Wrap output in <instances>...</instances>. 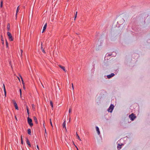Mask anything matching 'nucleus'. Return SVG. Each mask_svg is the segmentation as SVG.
I'll list each match as a JSON object with an SVG mask.
<instances>
[{"mask_svg":"<svg viewBox=\"0 0 150 150\" xmlns=\"http://www.w3.org/2000/svg\"><path fill=\"white\" fill-rule=\"evenodd\" d=\"M23 89L24 90H25V84L24 85H23Z\"/></svg>","mask_w":150,"mask_h":150,"instance_id":"obj_34","label":"nucleus"},{"mask_svg":"<svg viewBox=\"0 0 150 150\" xmlns=\"http://www.w3.org/2000/svg\"><path fill=\"white\" fill-rule=\"evenodd\" d=\"M27 112L28 114H29V109L28 108V107L27 106Z\"/></svg>","mask_w":150,"mask_h":150,"instance_id":"obj_29","label":"nucleus"},{"mask_svg":"<svg viewBox=\"0 0 150 150\" xmlns=\"http://www.w3.org/2000/svg\"><path fill=\"white\" fill-rule=\"evenodd\" d=\"M50 123L51 126H52V127H53L52 125V122H51V119H50Z\"/></svg>","mask_w":150,"mask_h":150,"instance_id":"obj_31","label":"nucleus"},{"mask_svg":"<svg viewBox=\"0 0 150 150\" xmlns=\"http://www.w3.org/2000/svg\"><path fill=\"white\" fill-rule=\"evenodd\" d=\"M20 97L21 98V89H20Z\"/></svg>","mask_w":150,"mask_h":150,"instance_id":"obj_30","label":"nucleus"},{"mask_svg":"<svg viewBox=\"0 0 150 150\" xmlns=\"http://www.w3.org/2000/svg\"><path fill=\"white\" fill-rule=\"evenodd\" d=\"M76 146V148L77 150H79L78 148H77V147L76 146Z\"/></svg>","mask_w":150,"mask_h":150,"instance_id":"obj_39","label":"nucleus"},{"mask_svg":"<svg viewBox=\"0 0 150 150\" xmlns=\"http://www.w3.org/2000/svg\"><path fill=\"white\" fill-rule=\"evenodd\" d=\"M115 75L114 73H111L110 74L107 76V77L108 79H110L113 76Z\"/></svg>","mask_w":150,"mask_h":150,"instance_id":"obj_5","label":"nucleus"},{"mask_svg":"<svg viewBox=\"0 0 150 150\" xmlns=\"http://www.w3.org/2000/svg\"><path fill=\"white\" fill-rule=\"evenodd\" d=\"M26 143L29 147H31V144L28 139H26Z\"/></svg>","mask_w":150,"mask_h":150,"instance_id":"obj_10","label":"nucleus"},{"mask_svg":"<svg viewBox=\"0 0 150 150\" xmlns=\"http://www.w3.org/2000/svg\"><path fill=\"white\" fill-rule=\"evenodd\" d=\"M42 46L43 47V45H42V42L41 43V47Z\"/></svg>","mask_w":150,"mask_h":150,"instance_id":"obj_40","label":"nucleus"},{"mask_svg":"<svg viewBox=\"0 0 150 150\" xmlns=\"http://www.w3.org/2000/svg\"><path fill=\"white\" fill-rule=\"evenodd\" d=\"M96 129L98 134H100V132L99 130V128L98 127H96Z\"/></svg>","mask_w":150,"mask_h":150,"instance_id":"obj_13","label":"nucleus"},{"mask_svg":"<svg viewBox=\"0 0 150 150\" xmlns=\"http://www.w3.org/2000/svg\"><path fill=\"white\" fill-rule=\"evenodd\" d=\"M3 86L4 91H6V88H5V85L4 84H3Z\"/></svg>","mask_w":150,"mask_h":150,"instance_id":"obj_27","label":"nucleus"},{"mask_svg":"<svg viewBox=\"0 0 150 150\" xmlns=\"http://www.w3.org/2000/svg\"><path fill=\"white\" fill-rule=\"evenodd\" d=\"M1 40L2 41V44H4V38L2 37V35H1Z\"/></svg>","mask_w":150,"mask_h":150,"instance_id":"obj_17","label":"nucleus"},{"mask_svg":"<svg viewBox=\"0 0 150 150\" xmlns=\"http://www.w3.org/2000/svg\"><path fill=\"white\" fill-rule=\"evenodd\" d=\"M32 109L33 110H35V106L34 104H32Z\"/></svg>","mask_w":150,"mask_h":150,"instance_id":"obj_20","label":"nucleus"},{"mask_svg":"<svg viewBox=\"0 0 150 150\" xmlns=\"http://www.w3.org/2000/svg\"><path fill=\"white\" fill-rule=\"evenodd\" d=\"M71 110H72V109L71 108H70L69 109V113H70L71 112Z\"/></svg>","mask_w":150,"mask_h":150,"instance_id":"obj_28","label":"nucleus"},{"mask_svg":"<svg viewBox=\"0 0 150 150\" xmlns=\"http://www.w3.org/2000/svg\"><path fill=\"white\" fill-rule=\"evenodd\" d=\"M28 133L29 135L31 134V131L30 129H28Z\"/></svg>","mask_w":150,"mask_h":150,"instance_id":"obj_18","label":"nucleus"},{"mask_svg":"<svg viewBox=\"0 0 150 150\" xmlns=\"http://www.w3.org/2000/svg\"><path fill=\"white\" fill-rule=\"evenodd\" d=\"M17 77L18 79L19 80V81H20V79L18 77Z\"/></svg>","mask_w":150,"mask_h":150,"instance_id":"obj_38","label":"nucleus"},{"mask_svg":"<svg viewBox=\"0 0 150 150\" xmlns=\"http://www.w3.org/2000/svg\"><path fill=\"white\" fill-rule=\"evenodd\" d=\"M15 118L16 120H17V118L16 116H15Z\"/></svg>","mask_w":150,"mask_h":150,"instance_id":"obj_37","label":"nucleus"},{"mask_svg":"<svg viewBox=\"0 0 150 150\" xmlns=\"http://www.w3.org/2000/svg\"><path fill=\"white\" fill-rule=\"evenodd\" d=\"M32 120L31 118H30L29 117H28V123L31 127H32L33 125V124L32 123Z\"/></svg>","mask_w":150,"mask_h":150,"instance_id":"obj_4","label":"nucleus"},{"mask_svg":"<svg viewBox=\"0 0 150 150\" xmlns=\"http://www.w3.org/2000/svg\"><path fill=\"white\" fill-rule=\"evenodd\" d=\"M37 148L38 149V150H39V146H38V145H37Z\"/></svg>","mask_w":150,"mask_h":150,"instance_id":"obj_36","label":"nucleus"},{"mask_svg":"<svg viewBox=\"0 0 150 150\" xmlns=\"http://www.w3.org/2000/svg\"><path fill=\"white\" fill-rule=\"evenodd\" d=\"M121 146L122 145L119 144L117 146V149H118V150H119L121 148Z\"/></svg>","mask_w":150,"mask_h":150,"instance_id":"obj_16","label":"nucleus"},{"mask_svg":"<svg viewBox=\"0 0 150 150\" xmlns=\"http://www.w3.org/2000/svg\"><path fill=\"white\" fill-rule=\"evenodd\" d=\"M129 117L131 120L133 121L136 118V117L134 114L132 113L129 115Z\"/></svg>","mask_w":150,"mask_h":150,"instance_id":"obj_1","label":"nucleus"},{"mask_svg":"<svg viewBox=\"0 0 150 150\" xmlns=\"http://www.w3.org/2000/svg\"><path fill=\"white\" fill-rule=\"evenodd\" d=\"M7 34L8 36L9 40L11 41H13V39L12 36L11 34L9 32H8Z\"/></svg>","mask_w":150,"mask_h":150,"instance_id":"obj_2","label":"nucleus"},{"mask_svg":"<svg viewBox=\"0 0 150 150\" xmlns=\"http://www.w3.org/2000/svg\"><path fill=\"white\" fill-rule=\"evenodd\" d=\"M62 127L63 128H64L66 131H67V129L66 127V121L64 120L62 124Z\"/></svg>","mask_w":150,"mask_h":150,"instance_id":"obj_6","label":"nucleus"},{"mask_svg":"<svg viewBox=\"0 0 150 150\" xmlns=\"http://www.w3.org/2000/svg\"><path fill=\"white\" fill-rule=\"evenodd\" d=\"M114 108V106L112 104H111L109 108H108V112H112Z\"/></svg>","mask_w":150,"mask_h":150,"instance_id":"obj_3","label":"nucleus"},{"mask_svg":"<svg viewBox=\"0 0 150 150\" xmlns=\"http://www.w3.org/2000/svg\"><path fill=\"white\" fill-rule=\"evenodd\" d=\"M21 144H23V138H22V136H21Z\"/></svg>","mask_w":150,"mask_h":150,"instance_id":"obj_24","label":"nucleus"},{"mask_svg":"<svg viewBox=\"0 0 150 150\" xmlns=\"http://www.w3.org/2000/svg\"><path fill=\"white\" fill-rule=\"evenodd\" d=\"M72 87L73 90H74V87L73 86V84L72 83Z\"/></svg>","mask_w":150,"mask_h":150,"instance_id":"obj_35","label":"nucleus"},{"mask_svg":"<svg viewBox=\"0 0 150 150\" xmlns=\"http://www.w3.org/2000/svg\"><path fill=\"white\" fill-rule=\"evenodd\" d=\"M70 118H69V122H70Z\"/></svg>","mask_w":150,"mask_h":150,"instance_id":"obj_42","label":"nucleus"},{"mask_svg":"<svg viewBox=\"0 0 150 150\" xmlns=\"http://www.w3.org/2000/svg\"><path fill=\"white\" fill-rule=\"evenodd\" d=\"M0 6L1 7H2L3 6V1H1Z\"/></svg>","mask_w":150,"mask_h":150,"instance_id":"obj_25","label":"nucleus"},{"mask_svg":"<svg viewBox=\"0 0 150 150\" xmlns=\"http://www.w3.org/2000/svg\"><path fill=\"white\" fill-rule=\"evenodd\" d=\"M76 136H77V138L80 141H81V139H80L79 136L78 134L77 133H76Z\"/></svg>","mask_w":150,"mask_h":150,"instance_id":"obj_22","label":"nucleus"},{"mask_svg":"<svg viewBox=\"0 0 150 150\" xmlns=\"http://www.w3.org/2000/svg\"><path fill=\"white\" fill-rule=\"evenodd\" d=\"M50 105L51 106V107H52V110H53V103L52 102V101H50Z\"/></svg>","mask_w":150,"mask_h":150,"instance_id":"obj_15","label":"nucleus"},{"mask_svg":"<svg viewBox=\"0 0 150 150\" xmlns=\"http://www.w3.org/2000/svg\"><path fill=\"white\" fill-rule=\"evenodd\" d=\"M59 67L63 70L64 71L66 72V71L65 70V68L64 67L62 66L61 65H59Z\"/></svg>","mask_w":150,"mask_h":150,"instance_id":"obj_8","label":"nucleus"},{"mask_svg":"<svg viewBox=\"0 0 150 150\" xmlns=\"http://www.w3.org/2000/svg\"><path fill=\"white\" fill-rule=\"evenodd\" d=\"M34 120L36 124H38V122L37 119L36 117L34 116L33 117Z\"/></svg>","mask_w":150,"mask_h":150,"instance_id":"obj_12","label":"nucleus"},{"mask_svg":"<svg viewBox=\"0 0 150 150\" xmlns=\"http://www.w3.org/2000/svg\"><path fill=\"white\" fill-rule=\"evenodd\" d=\"M41 50H42V51L45 54L46 52H45V50H44V49L43 48V47L42 46L41 47Z\"/></svg>","mask_w":150,"mask_h":150,"instance_id":"obj_21","label":"nucleus"},{"mask_svg":"<svg viewBox=\"0 0 150 150\" xmlns=\"http://www.w3.org/2000/svg\"><path fill=\"white\" fill-rule=\"evenodd\" d=\"M4 95L5 96V97H6V91H4Z\"/></svg>","mask_w":150,"mask_h":150,"instance_id":"obj_33","label":"nucleus"},{"mask_svg":"<svg viewBox=\"0 0 150 150\" xmlns=\"http://www.w3.org/2000/svg\"><path fill=\"white\" fill-rule=\"evenodd\" d=\"M6 45L7 47H8V42H7L6 40Z\"/></svg>","mask_w":150,"mask_h":150,"instance_id":"obj_26","label":"nucleus"},{"mask_svg":"<svg viewBox=\"0 0 150 150\" xmlns=\"http://www.w3.org/2000/svg\"><path fill=\"white\" fill-rule=\"evenodd\" d=\"M47 26V23H46L45 24V25H44V26L43 27V30H42V33H43L44 32V31L46 29Z\"/></svg>","mask_w":150,"mask_h":150,"instance_id":"obj_9","label":"nucleus"},{"mask_svg":"<svg viewBox=\"0 0 150 150\" xmlns=\"http://www.w3.org/2000/svg\"><path fill=\"white\" fill-rule=\"evenodd\" d=\"M77 12L76 11V14H75V17H74V20H75V19H76V17H77Z\"/></svg>","mask_w":150,"mask_h":150,"instance_id":"obj_23","label":"nucleus"},{"mask_svg":"<svg viewBox=\"0 0 150 150\" xmlns=\"http://www.w3.org/2000/svg\"><path fill=\"white\" fill-rule=\"evenodd\" d=\"M111 55V54H108V55L109 56H110Z\"/></svg>","mask_w":150,"mask_h":150,"instance_id":"obj_41","label":"nucleus"},{"mask_svg":"<svg viewBox=\"0 0 150 150\" xmlns=\"http://www.w3.org/2000/svg\"><path fill=\"white\" fill-rule=\"evenodd\" d=\"M22 53H23V50H21V56L22 57Z\"/></svg>","mask_w":150,"mask_h":150,"instance_id":"obj_32","label":"nucleus"},{"mask_svg":"<svg viewBox=\"0 0 150 150\" xmlns=\"http://www.w3.org/2000/svg\"><path fill=\"white\" fill-rule=\"evenodd\" d=\"M19 76H20V78H21V81H22V83L23 84V85H24H24L25 84V83H24V81L23 80V79L22 77L20 75H19Z\"/></svg>","mask_w":150,"mask_h":150,"instance_id":"obj_14","label":"nucleus"},{"mask_svg":"<svg viewBox=\"0 0 150 150\" xmlns=\"http://www.w3.org/2000/svg\"><path fill=\"white\" fill-rule=\"evenodd\" d=\"M14 105L16 109V110H18V105L17 104V103L15 101H14Z\"/></svg>","mask_w":150,"mask_h":150,"instance_id":"obj_7","label":"nucleus"},{"mask_svg":"<svg viewBox=\"0 0 150 150\" xmlns=\"http://www.w3.org/2000/svg\"><path fill=\"white\" fill-rule=\"evenodd\" d=\"M20 10V8H19V6H18V7L17 8V9H16V18L17 17V13H18V12L19 10Z\"/></svg>","mask_w":150,"mask_h":150,"instance_id":"obj_11","label":"nucleus"},{"mask_svg":"<svg viewBox=\"0 0 150 150\" xmlns=\"http://www.w3.org/2000/svg\"><path fill=\"white\" fill-rule=\"evenodd\" d=\"M44 127V124H43Z\"/></svg>","mask_w":150,"mask_h":150,"instance_id":"obj_43","label":"nucleus"},{"mask_svg":"<svg viewBox=\"0 0 150 150\" xmlns=\"http://www.w3.org/2000/svg\"><path fill=\"white\" fill-rule=\"evenodd\" d=\"M10 24L8 23V24L7 27V29L8 30H10Z\"/></svg>","mask_w":150,"mask_h":150,"instance_id":"obj_19","label":"nucleus"}]
</instances>
